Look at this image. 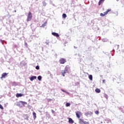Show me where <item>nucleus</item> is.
<instances>
[{
    "mask_svg": "<svg viewBox=\"0 0 124 124\" xmlns=\"http://www.w3.org/2000/svg\"><path fill=\"white\" fill-rule=\"evenodd\" d=\"M31 19H32V15L31 14V12H29L27 16V21L30 22V21H31Z\"/></svg>",
    "mask_w": 124,
    "mask_h": 124,
    "instance_id": "1",
    "label": "nucleus"
},
{
    "mask_svg": "<svg viewBox=\"0 0 124 124\" xmlns=\"http://www.w3.org/2000/svg\"><path fill=\"white\" fill-rule=\"evenodd\" d=\"M105 80H103V83H105Z\"/></svg>",
    "mask_w": 124,
    "mask_h": 124,
    "instance_id": "26",
    "label": "nucleus"
},
{
    "mask_svg": "<svg viewBox=\"0 0 124 124\" xmlns=\"http://www.w3.org/2000/svg\"><path fill=\"white\" fill-rule=\"evenodd\" d=\"M104 0H100L98 2V5H100L101 4V3H102V2H103V1H104Z\"/></svg>",
    "mask_w": 124,
    "mask_h": 124,
    "instance_id": "14",
    "label": "nucleus"
},
{
    "mask_svg": "<svg viewBox=\"0 0 124 124\" xmlns=\"http://www.w3.org/2000/svg\"><path fill=\"white\" fill-rule=\"evenodd\" d=\"M7 75H8V73H3L2 74L1 79H3V78H5V77H6V76H7Z\"/></svg>",
    "mask_w": 124,
    "mask_h": 124,
    "instance_id": "5",
    "label": "nucleus"
},
{
    "mask_svg": "<svg viewBox=\"0 0 124 124\" xmlns=\"http://www.w3.org/2000/svg\"><path fill=\"white\" fill-rule=\"evenodd\" d=\"M36 69L37 70H39V66L37 65L36 66Z\"/></svg>",
    "mask_w": 124,
    "mask_h": 124,
    "instance_id": "23",
    "label": "nucleus"
},
{
    "mask_svg": "<svg viewBox=\"0 0 124 124\" xmlns=\"http://www.w3.org/2000/svg\"><path fill=\"white\" fill-rule=\"evenodd\" d=\"M52 111H54V110H52Z\"/></svg>",
    "mask_w": 124,
    "mask_h": 124,
    "instance_id": "30",
    "label": "nucleus"
},
{
    "mask_svg": "<svg viewBox=\"0 0 124 124\" xmlns=\"http://www.w3.org/2000/svg\"><path fill=\"white\" fill-rule=\"evenodd\" d=\"M85 116H89L90 115V113L89 112H86L85 113Z\"/></svg>",
    "mask_w": 124,
    "mask_h": 124,
    "instance_id": "24",
    "label": "nucleus"
},
{
    "mask_svg": "<svg viewBox=\"0 0 124 124\" xmlns=\"http://www.w3.org/2000/svg\"><path fill=\"white\" fill-rule=\"evenodd\" d=\"M25 44H26V45H27V43H26Z\"/></svg>",
    "mask_w": 124,
    "mask_h": 124,
    "instance_id": "29",
    "label": "nucleus"
},
{
    "mask_svg": "<svg viewBox=\"0 0 124 124\" xmlns=\"http://www.w3.org/2000/svg\"><path fill=\"white\" fill-rule=\"evenodd\" d=\"M69 121L68 122L69 123V124H74V121H73V120H72V118H69L68 119Z\"/></svg>",
    "mask_w": 124,
    "mask_h": 124,
    "instance_id": "7",
    "label": "nucleus"
},
{
    "mask_svg": "<svg viewBox=\"0 0 124 124\" xmlns=\"http://www.w3.org/2000/svg\"><path fill=\"white\" fill-rule=\"evenodd\" d=\"M66 71H67V70H63L62 71V75L63 77H64V76H65V75L64 74H65L66 73Z\"/></svg>",
    "mask_w": 124,
    "mask_h": 124,
    "instance_id": "8",
    "label": "nucleus"
},
{
    "mask_svg": "<svg viewBox=\"0 0 124 124\" xmlns=\"http://www.w3.org/2000/svg\"><path fill=\"white\" fill-rule=\"evenodd\" d=\"M52 35H54V36H56V37H59L60 35L58 33L56 32H52Z\"/></svg>",
    "mask_w": 124,
    "mask_h": 124,
    "instance_id": "6",
    "label": "nucleus"
},
{
    "mask_svg": "<svg viewBox=\"0 0 124 124\" xmlns=\"http://www.w3.org/2000/svg\"><path fill=\"white\" fill-rule=\"evenodd\" d=\"M36 79V77L35 76H33V77H31L30 78V80L31 81H33V80Z\"/></svg>",
    "mask_w": 124,
    "mask_h": 124,
    "instance_id": "10",
    "label": "nucleus"
},
{
    "mask_svg": "<svg viewBox=\"0 0 124 124\" xmlns=\"http://www.w3.org/2000/svg\"><path fill=\"white\" fill-rule=\"evenodd\" d=\"M95 114H96V115H98V114H99V111H95Z\"/></svg>",
    "mask_w": 124,
    "mask_h": 124,
    "instance_id": "22",
    "label": "nucleus"
},
{
    "mask_svg": "<svg viewBox=\"0 0 124 124\" xmlns=\"http://www.w3.org/2000/svg\"><path fill=\"white\" fill-rule=\"evenodd\" d=\"M25 44H26V45H27V43H26Z\"/></svg>",
    "mask_w": 124,
    "mask_h": 124,
    "instance_id": "28",
    "label": "nucleus"
},
{
    "mask_svg": "<svg viewBox=\"0 0 124 124\" xmlns=\"http://www.w3.org/2000/svg\"><path fill=\"white\" fill-rule=\"evenodd\" d=\"M104 97H105V98H106V99H108V95H107V94H105L104 95Z\"/></svg>",
    "mask_w": 124,
    "mask_h": 124,
    "instance_id": "18",
    "label": "nucleus"
},
{
    "mask_svg": "<svg viewBox=\"0 0 124 124\" xmlns=\"http://www.w3.org/2000/svg\"><path fill=\"white\" fill-rule=\"evenodd\" d=\"M89 78L90 81H93V75H90L89 76Z\"/></svg>",
    "mask_w": 124,
    "mask_h": 124,
    "instance_id": "12",
    "label": "nucleus"
},
{
    "mask_svg": "<svg viewBox=\"0 0 124 124\" xmlns=\"http://www.w3.org/2000/svg\"><path fill=\"white\" fill-rule=\"evenodd\" d=\"M47 25V22H45L44 24H42V27H45Z\"/></svg>",
    "mask_w": 124,
    "mask_h": 124,
    "instance_id": "20",
    "label": "nucleus"
},
{
    "mask_svg": "<svg viewBox=\"0 0 124 124\" xmlns=\"http://www.w3.org/2000/svg\"><path fill=\"white\" fill-rule=\"evenodd\" d=\"M20 103H21L22 105H25V104H27V102H24L23 101H20Z\"/></svg>",
    "mask_w": 124,
    "mask_h": 124,
    "instance_id": "11",
    "label": "nucleus"
},
{
    "mask_svg": "<svg viewBox=\"0 0 124 124\" xmlns=\"http://www.w3.org/2000/svg\"><path fill=\"white\" fill-rule=\"evenodd\" d=\"M0 109L3 110V107L0 104Z\"/></svg>",
    "mask_w": 124,
    "mask_h": 124,
    "instance_id": "21",
    "label": "nucleus"
},
{
    "mask_svg": "<svg viewBox=\"0 0 124 124\" xmlns=\"http://www.w3.org/2000/svg\"><path fill=\"white\" fill-rule=\"evenodd\" d=\"M51 99H47V102H50V101H51Z\"/></svg>",
    "mask_w": 124,
    "mask_h": 124,
    "instance_id": "25",
    "label": "nucleus"
},
{
    "mask_svg": "<svg viewBox=\"0 0 124 124\" xmlns=\"http://www.w3.org/2000/svg\"><path fill=\"white\" fill-rule=\"evenodd\" d=\"M33 116L34 119H36V113L35 112H33Z\"/></svg>",
    "mask_w": 124,
    "mask_h": 124,
    "instance_id": "15",
    "label": "nucleus"
},
{
    "mask_svg": "<svg viewBox=\"0 0 124 124\" xmlns=\"http://www.w3.org/2000/svg\"><path fill=\"white\" fill-rule=\"evenodd\" d=\"M62 92H64V90H62Z\"/></svg>",
    "mask_w": 124,
    "mask_h": 124,
    "instance_id": "27",
    "label": "nucleus"
},
{
    "mask_svg": "<svg viewBox=\"0 0 124 124\" xmlns=\"http://www.w3.org/2000/svg\"><path fill=\"white\" fill-rule=\"evenodd\" d=\"M76 115L77 116V118L80 120V118H81V116H83V113L81 111H78L76 112Z\"/></svg>",
    "mask_w": 124,
    "mask_h": 124,
    "instance_id": "2",
    "label": "nucleus"
},
{
    "mask_svg": "<svg viewBox=\"0 0 124 124\" xmlns=\"http://www.w3.org/2000/svg\"><path fill=\"white\" fill-rule=\"evenodd\" d=\"M66 107H69L70 106V103H67L65 105Z\"/></svg>",
    "mask_w": 124,
    "mask_h": 124,
    "instance_id": "17",
    "label": "nucleus"
},
{
    "mask_svg": "<svg viewBox=\"0 0 124 124\" xmlns=\"http://www.w3.org/2000/svg\"><path fill=\"white\" fill-rule=\"evenodd\" d=\"M42 79V77L41 76H39L38 77V79L39 81H41V79Z\"/></svg>",
    "mask_w": 124,
    "mask_h": 124,
    "instance_id": "16",
    "label": "nucleus"
},
{
    "mask_svg": "<svg viewBox=\"0 0 124 124\" xmlns=\"http://www.w3.org/2000/svg\"><path fill=\"white\" fill-rule=\"evenodd\" d=\"M111 9H108L106 12H104V14L103 13H101L100 14V16L101 17H104V16H106V15H107V14H108V12H110V11H111Z\"/></svg>",
    "mask_w": 124,
    "mask_h": 124,
    "instance_id": "3",
    "label": "nucleus"
},
{
    "mask_svg": "<svg viewBox=\"0 0 124 124\" xmlns=\"http://www.w3.org/2000/svg\"><path fill=\"white\" fill-rule=\"evenodd\" d=\"M95 91L96 93H100V89L98 88H96Z\"/></svg>",
    "mask_w": 124,
    "mask_h": 124,
    "instance_id": "13",
    "label": "nucleus"
},
{
    "mask_svg": "<svg viewBox=\"0 0 124 124\" xmlns=\"http://www.w3.org/2000/svg\"><path fill=\"white\" fill-rule=\"evenodd\" d=\"M23 94H21V93H16V96L17 97H21V96H23Z\"/></svg>",
    "mask_w": 124,
    "mask_h": 124,
    "instance_id": "9",
    "label": "nucleus"
},
{
    "mask_svg": "<svg viewBox=\"0 0 124 124\" xmlns=\"http://www.w3.org/2000/svg\"><path fill=\"white\" fill-rule=\"evenodd\" d=\"M59 62L61 64H64L66 62V59L64 58H61L59 60Z\"/></svg>",
    "mask_w": 124,
    "mask_h": 124,
    "instance_id": "4",
    "label": "nucleus"
},
{
    "mask_svg": "<svg viewBox=\"0 0 124 124\" xmlns=\"http://www.w3.org/2000/svg\"><path fill=\"white\" fill-rule=\"evenodd\" d=\"M67 17L66 16V14H62V17L64 18V19H65V17Z\"/></svg>",
    "mask_w": 124,
    "mask_h": 124,
    "instance_id": "19",
    "label": "nucleus"
}]
</instances>
